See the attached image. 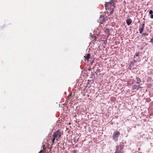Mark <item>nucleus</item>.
<instances>
[{
	"label": "nucleus",
	"instance_id": "obj_1",
	"mask_svg": "<svg viewBox=\"0 0 153 153\" xmlns=\"http://www.w3.org/2000/svg\"><path fill=\"white\" fill-rule=\"evenodd\" d=\"M105 7L106 10H107V12L110 13V15H111L113 13L115 8L114 3L112 1L106 3Z\"/></svg>",
	"mask_w": 153,
	"mask_h": 153
},
{
	"label": "nucleus",
	"instance_id": "obj_2",
	"mask_svg": "<svg viewBox=\"0 0 153 153\" xmlns=\"http://www.w3.org/2000/svg\"><path fill=\"white\" fill-rule=\"evenodd\" d=\"M62 132L61 131V130H58L56 132H53V138L52 140L53 143H54L55 139L57 141L60 138Z\"/></svg>",
	"mask_w": 153,
	"mask_h": 153
},
{
	"label": "nucleus",
	"instance_id": "obj_3",
	"mask_svg": "<svg viewBox=\"0 0 153 153\" xmlns=\"http://www.w3.org/2000/svg\"><path fill=\"white\" fill-rule=\"evenodd\" d=\"M120 134V133L118 131H116L114 132L113 134V139L115 141H117L118 138Z\"/></svg>",
	"mask_w": 153,
	"mask_h": 153
},
{
	"label": "nucleus",
	"instance_id": "obj_4",
	"mask_svg": "<svg viewBox=\"0 0 153 153\" xmlns=\"http://www.w3.org/2000/svg\"><path fill=\"white\" fill-rule=\"evenodd\" d=\"M116 150L115 153H121V150L123 148L121 145H119L116 146Z\"/></svg>",
	"mask_w": 153,
	"mask_h": 153
},
{
	"label": "nucleus",
	"instance_id": "obj_5",
	"mask_svg": "<svg viewBox=\"0 0 153 153\" xmlns=\"http://www.w3.org/2000/svg\"><path fill=\"white\" fill-rule=\"evenodd\" d=\"M105 19L103 16H100V24H102V23L104 22Z\"/></svg>",
	"mask_w": 153,
	"mask_h": 153
},
{
	"label": "nucleus",
	"instance_id": "obj_6",
	"mask_svg": "<svg viewBox=\"0 0 153 153\" xmlns=\"http://www.w3.org/2000/svg\"><path fill=\"white\" fill-rule=\"evenodd\" d=\"M126 23L128 25H129L132 22V20L131 19H129L126 20Z\"/></svg>",
	"mask_w": 153,
	"mask_h": 153
},
{
	"label": "nucleus",
	"instance_id": "obj_7",
	"mask_svg": "<svg viewBox=\"0 0 153 153\" xmlns=\"http://www.w3.org/2000/svg\"><path fill=\"white\" fill-rule=\"evenodd\" d=\"M140 87V85H133V89H137L138 90Z\"/></svg>",
	"mask_w": 153,
	"mask_h": 153
},
{
	"label": "nucleus",
	"instance_id": "obj_8",
	"mask_svg": "<svg viewBox=\"0 0 153 153\" xmlns=\"http://www.w3.org/2000/svg\"><path fill=\"white\" fill-rule=\"evenodd\" d=\"M90 54L88 53L87 54L86 56H84V57L86 59L88 60L90 58Z\"/></svg>",
	"mask_w": 153,
	"mask_h": 153
},
{
	"label": "nucleus",
	"instance_id": "obj_9",
	"mask_svg": "<svg viewBox=\"0 0 153 153\" xmlns=\"http://www.w3.org/2000/svg\"><path fill=\"white\" fill-rule=\"evenodd\" d=\"M144 28L143 27H142L139 30V32L141 34L143 32V31Z\"/></svg>",
	"mask_w": 153,
	"mask_h": 153
},
{
	"label": "nucleus",
	"instance_id": "obj_10",
	"mask_svg": "<svg viewBox=\"0 0 153 153\" xmlns=\"http://www.w3.org/2000/svg\"><path fill=\"white\" fill-rule=\"evenodd\" d=\"M139 53L138 52H136L135 53L136 56L137 57H138L139 56Z\"/></svg>",
	"mask_w": 153,
	"mask_h": 153
},
{
	"label": "nucleus",
	"instance_id": "obj_11",
	"mask_svg": "<svg viewBox=\"0 0 153 153\" xmlns=\"http://www.w3.org/2000/svg\"><path fill=\"white\" fill-rule=\"evenodd\" d=\"M106 32L107 33H109V30L108 29H106V30H105Z\"/></svg>",
	"mask_w": 153,
	"mask_h": 153
},
{
	"label": "nucleus",
	"instance_id": "obj_12",
	"mask_svg": "<svg viewBox=\"0 0 153 153\" xmlns=\"http://www.w3.org/2000/svg\"><path fill=\"white\" fill-rule=\"evenodd\" d=\"M149 14H152L153 13V11L152 10H150L149 11Z\"/></svg>",
	"mask_w": 153,
	"mask_h": 153
},
{
	"label": "nucleus",
	"instance_id": "obj_13",
	"mask_svg": "<svg viewBox=\"0 0 153 153\" xmlns=\"http://www.w3.org/2000/svg\"><path fill=\"white\" fill-rule=\"evenodd\" d=\"M144 25H145V23L144 22L143 24H142V27H143V28H144Z\"/></svg>",
	"mask_w": 153,
	"mask_h": 153
},
{
	"label": "nucleus",
	"instance_id": "obj_14",
	"mask_svg": "<svg viewBox=\"0 0 153 153\" xmlns=\"http://www.w3.org/2000/svg\"><path fill=\"white\" fill-rule=\"evenodd\" d=\"M150 42L152 43L153 42V37L151 39Z\"/></svg>",
	"mask_w": 153,
	"mask_h": 153
},
{
	"label": "nucleus",
	"instance_id": "obj_15",
	"mask_svg": "<svg viewBox=\"0 0 153 153\" xmlns=\"http://www.w3.org/2000/svg\"><path fill=\"white\" fill-rule=\"evenodd\" d=\"M150 18L152 19L153 18V15L151 14L150 16Z\"/></svg>",
	"mask_w": 153,
	"mask_h": 153
},
{
	"label": "nucleus",
	"instance_id": "obj_16",
	"mask_svg": "<svg viewBox=\"0 0 153 153\" xmlns=\"http://www.w3.org/2000/svg\"><path fill=\"white\" fill-rule=\"evenodd\" d=\"M43 151V150H41L39 153H42Z\"/></svg>",
	"mask_w": 153,
	"mask_h": 153
},
{
	"label": "nucleus",
	"instance_id": "obj_17",
	"mask_svg": "<svg viewBox=\"0 0 153 153\" xmlns=\"http://www.w3.org/2000/svg\"><path fill=\"white\" fill-rule=\"evenodd\" d=\"M45 145H43V149H44V147H45Z\"/></svg>",
	"mask_w": 153,
	"mask_h": 153
},
{
	"label": "nucleus",
	"instance_id": "obj_18",
	"mask_svg": "<svg viewBox=\"0 0 153 153\" xmlns=\"http://www.w3.org/2000/svg\"><path fill=\"white\" fill-rule=\"evenodd\" d=\"M140 148H139V149H138V150H139V151H140Z\"/></svg>",
	"mask_w": 153,
	"mask_h": 153
},
{
	"label": "nucleus",
	"instance_id": "obj_19",
	"mask_svg": "<svg viewBox=\"0 0 153 153\" xmlns=\"http://www.w3.org/2000/svg\"><path fill=\"white\" fill-rule=\"evenodd\" d=\"M85 88L84 89V91H85Z\"/></svg>",
	"mask_w": 153,
	"mask_h": 153
},
{
	"label": "nucleus",
	"instance_id": "obj_20",
	"mask_svg": "<svg viewBox=\"0 0 153 153\" xmlns=\"http://www.w3.org/2000/svg\"><path fill=\"white\" fill-rule=\"evenodd\" d=\"M96 39V37H95V39Z\"/></svg>",
	"mask_w": 153,
	"mask_h": 153
}]
</instances>
